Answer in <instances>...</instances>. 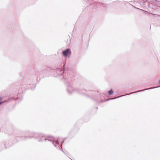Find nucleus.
Here are the masks:
<instances>
[{
    "label": "nucleus",
    "instance_id": "obj_1",
    "mask_svg": "<svg viewBox=\"0 0 160 160\" xmlns=\"http://www.w3.org/2000/svg\"><path fill=\"white\" fill-rule=\"evenodd\" d=\"M71 52L70 49H68L62 52V54L65 57H67L68 55H70Z\"/></svg>",
    "mask_w": 160,
    "mask_h": 160
},
{
    "label": "nucleus",
    "instance_id": "obj_2",
    "mask_svg": "<svg viewBox=\"0 0 160 160\" xmlns=\"http://www.w3.org/2000/svg\"><path fill=\"white\" fill-rule=\"evenodd\" d=\"M113 92V91L112 90H110L108 92V94L110 95H112V94Z\"/></svg>",
    "mask_w": 160,
    "mask_h": 160
},
{
    "label": "nucleus",
    "instance_id": "obj_3",
    "mask_svg": "<svg viewBox=\"0 0 160 160\" xmlns=\"http://www.w3.org/2000/svg\"><path fill=\"white\" fill-rule=\"evenodd\" d=\"M2 98L1 97H0V105L2 103H4L5 102H2Z\"/></svg>",
    "mask_w": 160,
    "mask_h": 160
},
{
    "label": "nucleus",
    "instance_id": "obj_4",
    "mask_svg": "<svg viewBox=\"0 0 160 160\" xmlns=\"http://www.w3.org/2000/svg\"><path fill=\"white\" fill-rule=\"evenodd\" d=\"M138 9L139 10H141V11H145L142 9H139V8H138ZM147 13H146V14H150V13L148 12H147Z\"/></svg>",
    "mask_w": 160,
    "mask_h": 160
},
{
    "label": "nucleus",
    "instance_id": "obj_5",
    "mask_svg": "<svg viewBox=\"0 0 160 160\" xmlns=\"http://www.w3.org/2000/svg\"><path fill=\"white\" fill-rule=\"evenodd\" d=\"M159 83H160V80H159Z\"/></svg>",
    "mask_w": 160,
    "mask_h": 160
}]
</instances>
